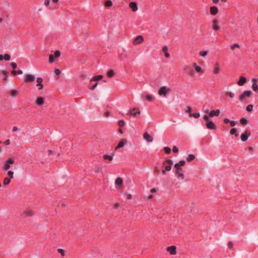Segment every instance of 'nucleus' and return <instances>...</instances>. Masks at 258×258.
I'll list each match as a JSON object with an SVG mask.
<instances>
[{
	"instance_id": "obj_1",
	"label": "nucleus",
	"mask_w": 258,
	"mask_h": 258,
	"mask_svg": "<svg viewBox=\"0 0 258 258\" xmlns=\"http://www.w3.org/2000/svg\"><path fill=\"white\" fill-rule=\"evenodd\" d=\"M171 91L170 87L166 86H162L158 90V95L164 97H166L167 94Z\"/></svg>"
},
{
	"instance_id": "obj_2",
	"label": "nucleus",
	"mask_w": 258,
	"mask_h": 258,
	"mask_svg": "<svg viewBox=\"0 0 258 258\" xmlns=\"http://www.w3.org/2000/svg\"><path fill=\"white\" fill-rule=\"evenodd\" d=\"M15 162L14 157L9 158L7 160L4 162L3 169L4 171H8L11 167V165Z\"/></svg>"
},
{
	"instance_id": "obj_3",
	"label": "nucleus",
	"mask_w": 258,
	"mask_h": 258,
	"mask_svg": "<svg viewBox=\"0 0 258 258\" xmlns=\"http://www.w3.org/2000/svg\"><path fill=\"white\" fill-rule=\"evenodd\" d=\"M144 41V37L141 35L137 36L133 40V44L135 45H138L142 43Z\"/></svg>"
},
{
	"instance_id": "obj_4",
	"label": "nucleus",
	"mask_w": 258,
	"mask_h": 258,
	"mask_svg": "<svg viewBox=\"0 0 258 258\" xmlns=\"http://www.w3.org/2000/svg\"><path fill=\"white\" fill-rule=\"evenodd\" d=\"M35 79L34 75L32 74H27L25 76L23 82L25 83H32Z\"/></svg>"
},
{
	"instance_id": "obj_5",
	"label": "nucleus",
	"mask_w": 258,
	"mask_h": 258,
	"mask_svg": "<svg viewBox=\"0 0 258 258\" xmlns=\"http://www.w3.org/2000/svg\"><path fill=\"white\" fill-rule=\"evenodd\" d=\"M250 132L248 130H246L244 133L241 135L240 139L242 142H245L247 140L248 137L250 136Z\"/></svg>"
},
{
	"instance_id": "obj_6",
	"label": "nucleus",
	"mask_w": 258,
	"mask_h": 258,
	"mask_svg": "<svg viewBox=\"0 0 258 258\" xmlns=\"http://www.w3.org/2000/svg\"><path fill=\"white\" fill-rule=\"evenodd\" d=\"M173 162L171 160H166L164 163L163 165L165 167V170H166L167 171H169L171 169V165L172 164Z\"/></svg>"
},
{
	"instance_id": "obj_7",
	"label": "nucleus",
	"mask_w": 258,
	"mask_h": 258,
	"mask_svg": "<svg viewBox=\"0 0 258 258\" xmlns=\"http://www.w3.org/2000/svg\"><path fill=\"white\" fill-rule=\"evenodd\" d=\"M43 79L41 77H38L36 78V87L39 90H41L43 88V85L42 84Z\"/></svg>"
},
{
	"instance_id": "obj_8",
	"label": "nucleus",
	"mask_w": 258,
	"mask_h": 258,
	"mask_svg": "<svg viewBox=\"0 0 258 258\" xmlns=\"http://www.w3.org/2000/svg\"><path fill=\"white\" fill-rule=\"evenodd\" d=\"M251 94V91L246 90L243 92V93L239 96V100L240 101H242L245 97H250Z\"/></svg>"
},
{
	"instance_id": "obj_9",
	"label": "nucleus",
	"mask_w": 258,
	"mask_h": 258,
	"mask_svg": "<svg viewBox=\"0 0 258 258\" xmlns=\"http://www.w3.org/2000/svg\"><path fill=\"white\" fill-rule=\"evenodd\" d=\"M221 72L220 67V64L218 62H216L213 67V73L214 74L216 75L219 74Z\"/></svg>"
},
{
	"instance_id": "obj_10",
	"label": "nucleus",
	"mask_w": 258,
	"mask_h": 258,
	"mask_svg": "<svg viewBox=\"0 0 258 258\" xmlns=\"http://www.w3.org/2000/svg\"><path fill=\"white\" fill-rule=\"evenodd\" d=\"M212 27L213 30L218 31L220 29L219 21L217 20H213L212 21Z\"/></svg>"
},
{
	"instance_id": "obj_11",
	"label": "nucleus",
	"mask_w": 258,
	"mask_h": 258,
	"mask_svg": "<svg viewBox=\"0 0 258 258\" xmlns=\"http://www.w3.org/2000/svg\"><path fill=\"white\" fill-rule=\"evenodd\" d=\"M45 98L43 97H37L35 100V104L37 106H42L44 104Z\"/></svg>"
},
{
	"instance_id": "obj_12",
	"label": "nucleus",
	"mask_w": 258,
	"mask_h": 258,
	"mask_svg": "<svg viewBox=\"0 0 258 258\" xmlns=\"http://www.w3.org/2000/svg\"><path fill=\"white\" fill-rule=\"evenodd\" d=\"M141 113L140 110L138 108H134L131 109L129 112L127 113V114H131L134 116H136L138 114H140Z\"/></svg>"
},
{
	"instance_id": "obj_13",
	"label": "nucleus",
	"mask_w": 258,
	"mask_h": 258,
	"mask_svg": "<svg viewBox=\"0 0 258 258\" xmlns=\"http://www.w3.org/2000/svg\"><path fill=\"white\" fill-rule=\"evenodd\" d=\"M127 141L125 139H122L118 144V145L115 147V150H117L118 149L123 147L126 143Z\"/></svg>"
},
{
	"instance_id": "obj_14",
	"label": "nucleus",
	"mask_w": 258,
	"mask_h": 258,
	"mask_svg": "<svg viewBox=\"0 0 258 258\" xmlns=\"http://www.w3.org/2000/svg\"><path fill=\"white\" fill-rule=\"evenodd\" d=\"M34 214V213L32 210L28 209V210H25L23 212L22 215L24 217H31L32 216H33Z\"/></svg>"
},
{
	"instance_id": "obj_15",
	"label": "nucleus",
	"mask_w": 258,
	"mask_h": 258,
	"mask_svg": "<svg viewBox=\"0 0 258 258\" xmlns=\"http://www.w3.org/2000/svg\"><path fill=\"white\" fill-rule=\"evenodd\" d=\"M129 7L132 9L133 12H136L138 10L137 4L135 2H132L129 4Z\"/></svg>"
},
{
	"instance_id": "obj_16",
	"label": "nucleus",
	"mask_w": 258,
	"mask_h": 258,
	"mask_svg": "<svg viewBox=\"0 0 258 258\" xmlns=\"http://www.w3.org/2000/svg\"><path fill=\"white\" fill-rule=\"evenodd\" d=\"M206 125L208 129L215 130L216 128L215 124L212 121H208L206 123Z\"/></svg>"
},
{
	"instance_id": "obj_17",
	"label": "nucleus",
	"mask_w": 258,
	"mask_h": 258,
	"mask_svg": "<svg viewBox=\"0 0 258 258\" xmlns=\"http://www.w3.org/2000/svg\"><path fill=\"white\" fill-rule=\"evenodd\" d=\"M167 250L170 253V254L174 255L176 253V246L174 245L169 246L167 248Z\"/></svg>"
},
{
	"instance_id": "obj_18",
	"label": "nucleus",
	"mask_w": 258,
	"mask_h": 258,
	"mask_svg": "<svg viewBox=\"0 0 258 258\" xmlns=\"http://www.w3.org/2000/svg\"><path fill=\"white\" fill-rule=\"evenodd\" d=\"M143 138L147 142H152L153 141V138L147 132L143 134Z\"/></svg>"
},
{
	"instance_id": "obj_19",
	"label": "nucleus",
	"mask_w": 258,
	"mask_h": 258,
	"mask_svg": "<svg viewBox=\"0 0 258 258\" xmlns=\"http://www.w3.org/2000/svg\"><path fill=\"white\" fill-rule=\"evenodd\" d=\"M123 180L121 177H117L115 181V184L117 186H119L120 188H122Z\"/></svg>"
},
{
	"instance_id": "obj_20",
	"label": "nucleus",
	"mask_w": 258,
	"mask_h": 258,
	"mask_svg": "<svg viewBox=\"0 0 258 258\" xmlns=\"http://www.w3.org/2000/svg\"><path fill=\"white\" fill-rule=\"evenodd\" d=\"M210 14L213 15H216L218 12V9L216 6H212L210 9Z\"/></svg>"
},
{
	"instance_id": "obj_21",
	"label": "nucleus",
	"mask_w": 258,
	"mask_h": 258,
	"mask_svg": "<svg viewBox=\"0 0 258 258\" xmlns=\"http://www.w3.org/2000/svg\"><path fill=\"white\" fill-rule=\"evenodd\" d=\"M11 59V56L10 54L6 53L4 55L0 54V61L5 60L6 61L10 60Z\"/></svg>"
},
{
	"instance_id": "obj_22",
	"label": "nucleus",
	"mask_w": 258,
	"mask_h": 258,
	"mask_svg": "<svg viewBox=\"0 0 258 258\" xmlns=\"http://www.w3.org/2000/svg\"><path fill=\"white\" fill-rule=\"evenodd\" d=\"M114 156V153L112 152L110 155L105 154L103 156V159L106 160L108 159L109 161H111L113 160V157Z\"/></svg>"
},
{
	"instance_id": "obj_23",
	"label": "nucleus",
	"mask_w": 258,
	"mask_h": 258,
	"mask_svg": "<svg viewBox=\"0 0 258 258\" xmlns=\"http://www.w3.org/2000/svg\"><path fill=\"white\" fill-rule=\"evenodd\" d=\"M220 113V111L219 109H217L216 110H212L209 113V116L212 117H213L214 116H217L219 115Z\"/></svg>"
},
{
	"instance_id": "obj_24",
	"label": "nucleus",
	"mask_w": 258,
	"mask_h": 258,
	"mask_svg": "<svg viewBox=\"0 0 258 258\" xmlns=\"http://www.w3.org/2000/svg\"><path fill=\"white\" fill-rule=\"evenodd\" d=\"M246 82V79L244 77H240L239 81L237 82V84L239 86H243Z\"/></svg>"
},
{
	"instance_id": "obj_25",
	"label": "nucleus",
	"mask_w": 258,
	"mask_h": 258,
	"mask_svg": "<svg viewBox=\"0 0 258 258\" xmlns=\"http://www.w3.org/2000/svg\"><path fill=\"white\" fill-rule=\"evenodd\" d=\"M193 67L195 70V71L197 73H200L202 70V68L200 66H198L197 64V63H194Z\"/></svg>"
},
{
	"instance_id": "obj_26",
	"label": "nucleus",
	"mask_w": 258,
	"mask_h": 258,
	"mask_svg": "<svg viewBox=\"0 0 258 258\" xmlns=\"http://www.w3.org/2000/svg\"><path fill=\"white\" fill-rule=\"evenodd\" d=\"M102 78H103L102 75H98V76H96L94 77L93 78H92L91 79L90 81L91 82L93 81H97L102 79Z\"/></svg>"
},
{
	"instance_id": "obj_27",
	"label": "nucleus",
	"mask_w": 258,
	"mask_h": 258,
	"mask_svg": "<svg viewBox=\"0 0 258 258\" xmlns=\"http://www.w3.org/2000/svg\"><path fill=\"white\" fill-rule=\"evenodd\" d=\"M11 178L9 177H6L4 178L3 184L5 186L8 185L11 182Z\"/></svg>"
},
{
	"instance_id": "obj_28",
	"label": "nucleus",
	"mask_w": 258,
	"mask_h": 258,
	"mask_svg": "<svg viewBox=\"0 0 258 258\" xmlns=\"http://www.w3.org/2000/svg\"><path fill=\"white\" fill-rule=\"evenodd\" d=\"M240 121L242 124H247L248 122V119L245 117H242L240 118Z\"/></svg>"
},
{
	"instance_id": "obj_29",
	"label": "nucleus",
	"mask_w": 258,
	"mask_h": 258,
	"mask_svg": "<svg viewBox=\"0 0 258 258\" xmlns=\"http://www.w3.org/2000/svg\"><path fill=\"white\" fill-rule=\"evenodd\" d=\"M185 164V161L184 160H180L178 163H176L174 164V166H182Z\"/></svg>"
},
{
	"instance_id": "obj_30",
	"label": "nucleus",
	"mask_w": 258,
	"mask_h": 258,
	"mask_svg": "<svg viewBox=\"0 0 258 258\" xmlns=\"http://www.w3.org/2000/svg\"><path fill=\"white\" fill-rule=\"evenodd\" d=\"M251 87H252V90L254 92H256L258 91V85L256 83H252Z\"/></svg>"
},
{
	"instance_id": "obj_31",
	"label": "nucleus",
	"mask_w": 258,
	"mask_h": 258,
	"mask_svg": "<svg viewBox=\"0 0 258 258\" xmlns=\"http://www.w3.org/2000/svg\"><path fill=\"white\" fill-rule=\"evenodd\" d=\"M195 158V155H193V154H189V155L188 156V157H187V159H187V161L188 162H191V161H192V160H194Z\"/></svg>"
},
{
	"instance_id": "obj_32",
	"label": "nucleus",
	"mask_w": 258,
	"mask_h": 258,
	"mask_svg": "<svg viewBox=\"0 0 258 258\" xmlns=\"http://www.w3.org/2000/svg\"><path fill=\"white\" fill-rule=\"evenodd\" d=\"M8 71L6 70L3 71L2 72V75L3 76V80H6L8 78Z\"/></svg>"
},
{
	"instance_id": "obj_33",
	"label": "nucleus",
	"mask_w": 258,
	"mask_h": 258,
	"mask_svg": "<svg viewBox=\"0 0 258 258\" xmlns=\"http://www.w3.org/2000/svg\"><path fill=\"white\" fill-rule=\"evenodd\" d=\"M230 134L231 135H235V136H238V134H237V130L236 128H232L230 131Z\"/></svg>"
},
{
	"instance_id": "obj_34",
	"label": "nucleus",
	"mask_w": 258,
	"mask_h": 258,
	"mask_svg": "<svg viewBox=\"0 0 258 258\" xmlns=\"http://www.w3.org/2000/svg\"><path fill=\"white\" fill-rule=\"evenodd\" d=\"M113 5V3L110 0H107L105 3V6L107 7H109L112 6Z\"/></svg>"
},
{
	"instance_id": "obj_35",
	"label": "nucleus",
	"mask_w": 258,
	"mask_h": 258,
	"mask_svg": "<svg viewBox=\"0 0 258 258\" xmlns=\"http://www.w3.org/2000/svg\"><path fill=\"white\" fill-rule=\"evenodd\" d=\"M11 95L12 96L15 97L18 95V92L16 90H13L11 92Z\"/></svg>"
},
{
	"instance_id": "obj_36",
	"label": "nucleus",
	"mask_w": 258,
	"mask_h": 258,
	"mask_svg": "<svg viewBox=\"0 0 258 258\" xmlns=\"http://www.w3.org/2000/svg\"><path fill=\"white\" fill-rule=\"evenodd\" d=\"M207 54H208V51L206 50H202L199 52L200 55L202 57L206 56L207 55Z\"/></svg>"
},
{
	"instance_id": "obj_37",
	"label": "nucleus",
	"mask_w": 258,
	"mask_h": 258,
	"mask_svg": "<svg viewBox=\"0 0 258 258\" xmlns=\"http://www.w3.org/2000/svg\"><path fill=\"white\" fill-rule=\"evenodd\" d=\"M107 75L108 77L111 78L114 76V72L112 70H109L108 71Z\"/></svg>"
},
{
	"instance_id": "obj_38",
	"label": "nucleus",
	"mask_w": 258,
	"mask_h": 258,
	"mask_svg": "<svg viewBox=\"0 0 258 258\" xmlns=\"http://www.w3.org/2000/svg\"><path fill=\"white\" fill-rule=\"evenodd\" d=\"M7 174L8 175L9 178H10L11 179L13 178L14 177V172L12 171H8L7 172Z\"/></svg>"
},
{
	"instance_id": "obj_39",
	"label": "nucleus",
	"mask_w": 258,
	"mask_h": 258,
	"mask_svg": "<svg viewBox=\"0 0 258 258\" xmlns=\"http://www.w3.org/2000/svg\"><path fill=\"white\" fill-rule=\"evenodd\" d=\"M12 73L13 75H16V74L21 75V74H23V71L22 70H18V71H13L12 72Z\"/></svg>"
},
{
	"instance_id": "obj_40",
	"label": "nucleus",
	"mask_w": 258,
	"mask_h": 258,
	"mask_svg": "<svg viewBox=\"0 0 258 258\" xmlns=\"http://www.w3.org/2000/svg\"><path fill=\"white\" fill-rule=\"evenodd\" d=\"M246 110L248 112L252 111L253 110V105L251 104L247 105Z\"/></svg>"
},
{
	"instance_id": "obj_41",
	"label": "nucleus",
	"mask_w": 258,
	"mask_h": 258,
	"mask_svg": "<svg viewBox=\"0 0 258 258\" xmlns=\"http://www.w3.org/2000/svg\"><path fill=\"white\" fill-rule=\"evenodd\" d=\"M54 56L52 54H50L49 56V62L50 63H52L54 62Z\"/></svg>"
},
{
	"instance_id": "obj_42",
	"label": "nucleus",
	"mask_w": 258,
	"mask_h": 258,
	"mask_svg": "<svg viewBox=\"0 0 258 258\" xmlns=\"http://www.w3.org/2000/svg\"><path fill=\"white\" fill-rule=\"evenodd\" d=\"M164 151L166 154H170L171 153V149L168 147H165Z\"/></svg>"
},
{
	"instance_id": "obj_43",
	"label": "nucleus",
	"mask_w": 258,
	"mask_h": 258,
	"mask_svg": "<svg viewBox=\"0 0 258 258\" xmlns=\"http://www.w3.org/2000/svg\"><path fill=\"white\" fill-rule=\"evenodd\" d=\"M185 111L189 114V115L190 116H191V115H192V114H191L192 109H191V107H187Z\"/></svg>"
},
{
	"instance_id": "obj_44",
	"label": "nucleus",
	"mask_w": 258,
	"mask_h": 258,
	"mask_svg": "<svg viewBox=\"0 0 258 258\" xmlns=\"http://www.w3.org/2000/svg\"><path fill=\"white\" fill-rule=\"evenodd\" d=\"M226 94L228 95L231 98H233L235 96L234 93L232 92H228L226 93Z\"/></svg>"
},
{
	"instance_id": "obj_45",
	"label": "nucleus",
	"mask_w": 258,
	"mask_h": 258,
	"mask_svg": "<svg viewBox=\"0 0 258 258\" xmlns=\"http://www.w3.org/2000/svg\"><path fill=\"white\" fill-rule=\"evenodd\" d=\"M239 45L237 43H234L231 46V49L234 50L235 48H239Z\"/></svg>"
},
{
	"instance_id": "obj_46",
	"label": "nucleus",
	"mask_w": 258,
	"mask_h": 258,
	"mask_svg": "<svg viewBox=\"0 0 258 258\" xmlns=\"http://www.w3.org/2000/svg\"><path fill=\"white\" fill-rule=\"evenodd\" d=\"M118 123L119 126H123L125 124V122L123 120H119Z\"/></svg>"
},
{
	"instance_id": "obj_47",
	"label": "nucleus",
	"mask_w": 258,
	"mask_h": 258,
	"mask_svg": "<svg viewBox=\"0 0 258 258\" xmlns=\"http://www.w3.org/2000/svg\"><path fill=\"white\" fill-rule=\"evenodd\" d=\"M177 177L180 180H183L184 179V175L183 173H180L177 176Z\"/></svg>"
},
{
	"instance_id": "obj_48",
	"label": "nucleus",
	"mask_w": 258,
	"mask_h": 258,
	"mask_svg": "<svg viewBox=\"0 0 258 258\" xmlns=\"http://www.w3.org/2000/svg\"><path fill=\"white\" fill-rule=\"evenodd\" d=\"M58 252L62 256L64 255V251L61 248L58 249Z\"/></svg>"
},
{
	"instance_id": "obj_49",
	"label": "nucleus",
	"mask_w": 258,
	"mask_h": 258,
	"mask_svg": "<svg viewBox=\"0 0 258 258\" xmlns=\"http://www.w3.org/2000/svg\"><path fill=\"white\" fill-rule=\"evenodd\" d=\"M60 55V52L59 50L55 51L54 53L55 57H58Z\"/></svg>"
},
{
	"instance_id": "obj_50",
	"label": "nucleus",
	"mask_w": 258,
	"mask_h": 258,
	"mask_svg": "<svg viewBox=\"0 0 258 258\" xmlns=\"http://www.w3.org/2000/svg\"><path fill=\"white\" fill-rule=\"evenodd\" d=\"M146 99L148 101H152V100H153V97L152 95H148L147 96H146Z\"/></svg>"
},
{
	"instance_id": "obj_51",
	"label": "nucleus",
	"mask_w": 258,
	"mask_h": 258,
	"mask_svg": "<svg viewBox=\"0 0 258 258\" xmlns=\"http://www.w3.org/2000/svg\"><path fill=\"white\" fill-rule=\"evenodd\" d=\"M230 124L231 126H234L237 124V121L234 120H230Z\"/></svg>"
},
{
	"instance_id": "obj_52",
	"label": "nucleus",
	"mask_w": 258,
	"mask_h": 258,
	"mask_svg": "<svg viewBox=\"0 0 258 258\" xmlns=\"http://www.w3.org/2000/svg\"><path fill=\"white\" fill-rule=\"evenodd\" d=\"M191 116H193L195 118H198L200 116V113H195L191 115Z\"/></svg>"
},
{
	"instance_id": "obj_53",
	"label": "nucleus",
	"mask_w": 258,
	"mask_h": 258,
	"mask_svg": "<svg viewBox=\"0 0 258 258\" xmlns=\"http://www.w3.org/2000/svg\"><path fill=\"white\" fill-rule=\"evenodd\" d=\"M183 70L184 71H188L189 70V66L187 64L184 65L183 67Z\"/></svg>"
},
{
	"instance_id": "obj_54",
	"label": "nucleus",
	"mask_w": 258,
	"mask_h": 258,
	"mask_svg": "<svg viewBox=\"0 0 258 258\" xmlns=\"http://www.w3.org/2000/svg\"><path fill=\"white\" fill-rule=\"evenodd\" d=\"M173 152L174 153H177L178 152V149L177 147L174 146L172 149Z\"/></svg>"
},
{
	"instance_id": "obj_55",
	"label": "nucleus",
	"mask_w": 258,
	"mask_h": 258,
	"mask_svg": "<svg viewBox=\"0 0 258 258\" xmlns=\"http://www.w3.org/2000/svg\"><path fill=\"white\" fill-rule=\"evenodd\" d=\"M163 51L165 52H167L168 51V47L166 45H165L162 48Z\"/></svg>"
},
{
	"instance_id": "obj_56",
	"label": "nucleus",
	"mask_w": 258,
	"mask_h": 258,
	"mask_svg": "<svg viewBox=\"0 0 258 258\" xmlns=\"http://www.w3.org/2000/svg\"><path fill=\"white\" fill-rule=\"evenodd\" d=\"M50 4V0H45L44 4L46 6H48Z\"/></svg>"
},
{
	"instance_id": "obj_57",
	"label": "nucleus",
	"mask_w": 258,
	"mask_h": 258,
	"mask_svg": "<svg viewBox=\"0 0 258 258\" xmlns=\"http://www.w3.org/2000/svg\"><path fill=\"white\" fill-rule=\"evenodd\" d=\"M11 66L13 69H15L17 68V64L15 62H11Z\"/></svg>"
},
{
	"instance_id": "obj_58",
	"label": "nucleus",
	"mask_w": 258,
	"mask_h": 258,
	"mask_svg": "<svg viewBox=\"0 0 258 258\" xmlns=\"http://www.w3.org/2000/svg\"><path fill=\"white\" fill-rule=\"evenodd\" d=\"M210 117H211L209 116V114L205 115L204 116V119L206 120H207V121H209L208 119Z\"/></svg>"
},
{
	"instance_id": "obj_59",
	"label": "nucleus",
	"mask_w": 258,
	"mask_h": 258,
	"mask_svg": "<svg viewBox=\"0 0 258 258\" xmlns=\"http://www.w3.org/2000/svg\"><path fill=\"white\" fill-rule=\"evenodd\" d=\"M5 144L7 146H8L10 144L11 142L10 140H7L4 142Z\"/></svg>"
},
{
	"instance_id": "obj_60",
	"label": "nucleus",
	"mask_w": 258,
	"mask_h": 258,
	"mask_svg": "<svg viewBox=\"0 0 258 258\" xmlns=\"http://www.w3.org/2000/svg\"><path fill=\"white\" fill-rule=\"evenodd\" d=\"M97 85H98V83H95L93 86H92L91 88H90V89L91 90H93L95 89V88L97 86Z\"/></svg>"
},
{
	"instance_id": "obj_61",
	"label": "nucleus",
	"mask_w": 258,
	"mask_h": 258,
	"mask_svg": "<svg viewBox=\"0 0 258 258\" xmlns=\"http://www.w3.org/2000/svg\"><path fill=\"white\" fill-rule=\"evenodd\" d=\"M175 168V171H180L181 170V166H174Z\"/></svg>"
},
{
	"instance_id": "obj_62",
	"label": "nucleus",
	"mask_w": 258,
	"mask_h": 258,
	"mask_svg": "<svg viewBox=\"0 0 258 258\" xmlns=\"http://www.w3.org/2000/svg\"><path fill=\"white\" fill-rule=\"evenodd\" d=\"M54 73L56 75H58L60 74V71L58 69H56Z\"/></svg>"
},
{
	"instance_id": "obj_63",
	"label": "nucleus",
	"mask_w": 258,
	"mask_h": 258,
	"mask_svg": "<svg viewBox=\"0 0 258 258\" xmlns=\"http://www.w3.org/2000/svg\"><path fill=\"white\" fill-rule=\"evenodd\" d=\"M230 120L228 118H224V122L225 123H228V122H229V123H230Z\"/></svg>"
},
{
	"instance_id": "obj_64",
	"label": "nucleus",
	"mask_w": 258,
	"mask_h": 258,
	"mask_svg": "<svg viewBox=\"0 0 258 258\" xmlns=\"http://www.w3.org/2000/svg\"><path fill=\"white\" fill-rule=\"evenodd\" d=\"M228 247L231 248L233 246V243L231 241H229L227 244Z\"/></svg>"
}]
</instances>
